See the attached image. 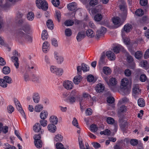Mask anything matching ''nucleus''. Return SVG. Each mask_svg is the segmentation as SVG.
Here are the masks:
<instances>
[{"label": "nucleus", "instance_id": "obj_1", "mask_svg": "<svg viewBox=\"0 0 149 149\" xmlns=\"http://www.w3.org/2000/svg\"><path fill=\"white\" fill-rule=\"evenodd\" d=\"M17 35L19 39L25 40L27 42H31L32 38L31 36L28 35H26L21 29L18 30L17 32Z\"/></svg>", "mask_w": 149, "mask_h": 149}, {"label": "nucleus", "instance_id": "obj_2", "mask_svg": "<svg viewBox=\"0 0 149 149\" xmlns=\"http://www.w3.org/2000/svg\"><path fill=\"white\" fill-rule=\"evenodd\" d=\"M36 6L39 9H42L44 10H47L48 8V5L45 1L42 0H36Z\"/></svg>", "mask_w": 149, "mask_h": 149}, {"label": "nucleus", "instance_id": "obj_3", "mask_svg": "<svg viewBox=\"0 0 149 149\" xmlns=\"http://www.w3.org/2000/svg\"><path fill=\"white\" fill-rule=\"evenodd\" d=\"M34 143L37 148H40L42 147V143L40 140L41 137L40 134H35L33 137Z\"/></svg>", "mask_w": 149, "mask_h": 149}, {"label": "nucleus", "instance_id": "obj_4", "mask_svg": "<svg viewBox=\"0 0 149 149\" xmlns=\"http://www.w3.org/2000/svg\"><path fill=\"white\" fill-rule=\"evenodd\" d=\"M13 54L15 56H12L11 57V59L12 61L14 63L16 68L17 69L19 68V63L18 58L16 56H19V54H18V52L16 51L14 52Z\"/></svg>", "mask_w": 149, "mask_h": 149}, {"label": "nucleus", "instance_id": "obj_5", "mask_svg": "<svg viewBox=\"0 0 149 149\" xmlns=\"http://www.w3.org/2000/svg\"><path fill=\"white\" fill-rule=\"evenodd\" d=\"M50 69L52 73L57 75L60 76L62 74L63 71L61 68H58L55 66H52L51 67Z\"/></svg>", "mask_w": 149, "mask_h": 149}, {"label": "nucleus", "instance_id": "obj_6", "mask_svg": "<svg viewBox=\"0 0 149 149\" xmlns=\"http://www.w3.org/2000/svg\"><path fill=\"white\" fill-rule=\"evenodd\" d=\"M14 101L17 110L19 111L24 117L26 119V117L25 113L23 110L22 106L18 100L16 98L14 99Z\"/></svg>", "mask_w": 149, "mask_h": 149}, {"label": "nucleus", "instance_id": "obj_7", "mask_svg": "<svg viewBox=\"0 0 149 149\" xmlns=\"http://www.w3.org/2000/svg\"><path fill=\"white\" fill-rule=\"evenodd\" d=\"M64 87L68 90H70L73 88V84L70 81H65L63 83Z\"/></svg>", "mask_w": 149, "mask_h": 149}, {"label": "nucleus", "instance_id": "obj_8", "mask_svg": "<svg viewBox=\"0 0 149 149\" xmlns=\"http://www.w3.org/2000/svg\"><path fill=\"white\" fill-rule=\"evenodd\" d=\"M106 29L104 27H102L101 29L97 30L96 32V36L97 38L99 39L100 36L103 35L106 32Z\"/></svg>", "mask_w": 149, "mask_h": 149}, {"label": "nucleus", "instance_id": "obj_9", "mask_svg": "<svg viewBox=\"0 0 149 149\" xmlns=\"http://www.w3.org/2000/svg\"><path fill=\"white\" fill-rule=\"evenodd\" d=\"M118 115L120 116L122 113L126 112L127 109L125 105H122L118 107Z\"/></svg>", "mask_w": 149, "mask_h": 149}, {"label": "nucleus", "instance_id": "obj_10", "mask_svg": "<svg viewBox=\"0 0 149 149\" xmlns=\"http://www.w3.org/2000/svg\"><path fill=\"white\" fill-rule=\"evenodd\" d=\"M106 56L108 58L111 60H114L116 58L115 54L111 51L106 52Z\"/></svg>", "mask_w": 149, "mask_h": 149}, {"label": "nucleus", "instance_id": "obj_11", "mask_svg": "<svg viewBox=\"0 0 149 149\" xmlns=\"http://www.w3.org/2000/svg\"><path fill=\"white\" fill-rule=\"evenodd\" d=\"M41 129V126L39 123H36L33 127V130L35 132H38L40 131L42 132Z\"/></svg>", "mask_w": 149, "mask_h": 149}, {"label": "nucleus", "instance_id": "obj_12", "mask_svg": "<svg viewBox=\"0 0 149 149\" xmlns=\"http://www.w3.org/2000/svg\"><path fill=\"white\" fill-rule=\"evenodd\" d=\"M69 10L70 11L76 10L77 8L76 3L75 2H72L68 4L67 6Z\"/></svg>", "mask_w": 149, "mask_h": 149}, {"label": "nucleus", "instance_id": "obj_13", "mask_svg": "<svg viewBox=\"0 0 149 149\" xmlns=\"http://www.w3.org/2000/svg\"><path fill=\"white\" fill-rule=\"evenodd\" d=\"M113 22L115 25H116L117 27H118L121 25L122 24L120 22V18L117 17H114L113 19Z\"/></svg>", "mask_w": 149, "mask_h": 149}, {"label": "nucleus", "instance_id": "obj_14", "mask_svg": "<svg viewBox=\"0 0 149 149\" xmlns=\"http://www.w3.org/2000/svg\"><path fill=\"white\" fill-rule=\"evenodd\" d=\"M117 81L116 78L112 77L109 80V86H115L117 83Z\"/></svg>", "mask_w": 149, "mask_h": 149}, {"label": "nucleus", "instance_id": "obj_15", "mask_svg": "<svg viewBox=\"0 0 149 149\" xmlns=\"http://www.w3.org/2000/svg\"><path fill=\"white\" fill-rule=\"evenodd\" d=\"M104 86L101 83L97 84L95 88L96 91L99 93L102 92L104 90Z\"/></svg>", "mask_w": 149, "mask_h": 149}, {"label": "nucleus", "instance_id": "obj_16", "mask_svg": "<svg viewBox=\"0 0 149 149\" xmlns=\"http://www.w3.org/2000/svg\"><path fill=\"white\" fill-rule=\"evenodd\" d=\"M132 29V25L129 23H127L125 25L123 29L124 31L126 32H129Z\"/></svg>", "mask_w": 149, "mask_h": 149}, {"label": "nucleus", "instance_id": "obj_17", "mask_svg": "<svg viewBox=\"0 0 149 149\" xmlns=\"http://www.w3.org/2000/svg\"><path fill=\"white\" fill-rule=\"evenodd\" d=\"M82 80V77L79 75L75 76L73 79V81L75 84H78Z\"/></svg>", "mask_w": 149, "mask_h": 149}, {"label": "nucleus", "instance_id": "obj_18", "mask_svg": "<svg viewBox=\"0 0 149 149\" xmlns=\"http://www.w3.org/2000/svg\"><path fill=\"white\" fill-rule=\"evenodd\" d=\"M49 131L51 132H55L56 130V126L54 124H49L47 126Z\"/></svg>", "mask_w": 149, "mask_h": 149}, {"label": "nucleus", "instance_id": "obj_19", "mask_svg": "<svg viewBox=\"0 0 149 149\" xmlns=\"http://www.w3.org/2000/svg\"><path fill=\"white\" fill-rule=\"evenodd\" d=\"M54 57L57 61V62L59 63H61L63 61V58L59 56L57 52H55Z\"/></svg>", "mask_w": 149, "mask_h": 149}, {"label": "nucleus", "instance_id": "obj_20", "mask_svg": "<svg viewBox=\"0 0 149 149\" xmlns=\"http://www.w3.org/2000/svg\"><path fill=\"white\" fill-rule=\"evenodd\" d=\"M133 93L135 94H139L140 93L139 85L135 84L134 85L132 89Z\"/></svg>", "mask_w": 149, "mask_h": 149}, {"label": "nucleus", "instance_id": "obj_21", "mask_svg": "<svg viewBox=\"0 0 149 149\" xmlns=\"http://www.w3.org/2000/svg\"><path fill=\"white\" fill-rule=\"evenodd\" d=\"M49 44L47 41L45 42L43 44L42 50L44 52L47 53L49 47Z\"/></svg>", "mask_w": 149, "mask_h": 149}, {"label": "nucleus", "instance_id": "obj_22", "mask_svg": "<svg viewBox=\"0 0 149 149\" xmlns=\"http://www.w3.org/2000/svg\"><path fill=\"white\" fill-rule=\"evenodd\" d=\"M85 37L84 33L82 32H79L78 33L77 36V41H80Z\"/></svg>", "mask_w": 149, "mask_h": 149}, {"label": "nucleus", "instance_id": "obj_23", "mask_svg": "<svg viewBox=\"0 0 149 149\" xmlns=\"http://www.w3.org/2000/svg\"><path fill=\"white\" fill-rule=\"evenodd\" d=\"M23 30L25 32L29 33L31 32V27L29 25L26 24L22 28Z\"/></svg>", "mask_w": 149, "mask_h": 149}, {"label": "nucleus", "instance_id": "obj_24", "mask_svg": "<svg viewBox=\"0 0 149 149\" xmlns=\"http://www.w3.org/2000/svg\"><path fill=\"white\" fill-rule=\"evenodd\" d=\"M49 120L50 122L53 123V124L56 125L58 122V119L56 116H52L50 117Z\"/></svg>", "mask_w": 149, "mask_h": 149}, {"label": "nucleus", "instance_id": "obj_25", "mask_svg": "<svg viewBox=\"0 0 149 149\" xmlns=\"http://www.w3.org/2000/svg\"><path fill=\"white\" fill-rule=\"evenodd\" d=\"M46 25L49 29H53L54 25L53 21L52 19H48Z\"/></svg>", "mask_w": 149, "mask_h": 149}, {"label": "nucleus", "instance_id": "obj_26", "mask_svg": "<svg viewBox=\"0 0 149 149\" xmlns=\"http://www.w3.org/2000/svg\"><path fill=\"white\" fill-rule=\"evenodd\" d=\"M33 98L34 102L36 103H38L40 101V97L38 93H34L33 96Z\"/></svg>", "mask_w": 149, "mask_h": 149}, {"label": "nucleus", "instance_id": "obj_27", "mask_svg": "<svg viewBox=\"0 0 149 149\" xmlns=\"http://www.w3.org/2000/svg\"><path fill=\"white\" fill-rule=\"evenodd\" d=\"M87 36L90 38H93L95 36V33L91 29H88L86 31Z\"/></svg>", "mask_w": 149, "mask_h": 149}, {"label": "nucleus", "instance_id": "obj_28", "mask_svg": "<svg viewBox=\"0 0 149 149\" xmlns=\"http://www.w3.org/2000/svg\"><path fill=\"white\" fill-rule=\"evenodd\" d=\"M2 71L3 74H7L10 73V70L9 67L5 66L3 68Z\"/></svg>", "mask_w": 149, "mask_h": 149}, {"label": "nucleus", "instance_id": "obj_29", "mask_svg": "<svg viewBox=\"0 0 149 149\" xmlns=\"http://www.w3.org/2000/svg\"><path fill=\"white\" fill-rule=\"evenodd\" d=\"M129 84V80L126 78L122 79L121 81V84L123 87H125Z\"/></svg>", "mask_w": 149, "mask_h": 149}, {"label": "nucleus", "instance_id": "obj_30", "mask_svg": "<svg viewBox=\"0 0 149 149\" xmlns=\"http://www.w3.org/2000/svg\"><path fill=\"white\" fill-rule=\"evenodd\" d=\"M103 72L106 75H109L111 73V70L109 67H104L103 68Z\"/></svg>", "mask_w": 149, "mask_h": 149}, {"label": "nucleus", "instance_id": "obj_31", "mask_svg": "<svg viewBox=\"0 0 149 149\" xmlns=\"http://www.w3.org/2000/svg\"><path fill=\"white\" fill-rule=\"evenodd\" d=\"M48 116V113L47 111H43L40 113V117L42 119L45 120Z\"/></svg>", "mask_w": 149, "mask_h": 149}, {"label": "nucleus", "instance_id": "obj_32", "mask_svg": "<svg viewBox=\"0 0 149 149\" xmlns=\"http://www.w3.org/2000/svg\"><path fill=\"white\" fill-rule=\"evenodd\" d=\"M105 57V53L104 52L102 54L101 56L99 62L100 64H102L105 63L104 59Z\"/></svg>", "mask_w": 149, "mask_h": 149}, {"label": "nucleus", "instance_id": "obj_33", "mask_svg": "<svg viewBox=\"0 0 149 149\" xmlns=\"http://www.w3.org/2000/svg\"><path fill=\"white\" fill-rule=\"evenodd\" d=\"M138 104L140 107H143L145 105L144 99L142 98L139 99L138 100Z\"/></svg>", "mask_w": 149, "mask_h": 149}, {"label": "nucleus", "instance_id": "obj_34", "mask_svg": "<svg viewBox=\"0 0 149 149\" xmlns=\"http://www.w3.org/2000/svg\"><path fill=\"white\" fill-rule=\"evenodd\" d=\"M43 108L42 105L40 104L36 105L34 107V110L35 111L39 112L42 111Z\"/></svg>", "mask_w": 149, "mask_h": 149}, {"label": "nucleus", "instance_id": "obj_35", "mask_svg": "<svg viewBox=\"0 0 149 149\" xmlns=\"http://www.w3.org/2000/svg\"><path fill=\"white\" fill-rule=\"evenodd\" d=\"M63 139V137L62 136L59 134H57L55 136L54 138V140L56 141H61Z\"/></svg>", "mask_w": 149, "mask_h": 149}, {"label": "nucleus", "instance_id": "obj_36", "mask_svg": "<svg viewBox=\"0 0 149 149\" xmlns=\"http://www.w3.org/2000/svg\"><path fill=\"white\" fill-rule=\"evenodd\" d=\"M7 84L4 80V79H0V85L3 88H6L7 86Z\"/></svg>", "mask_w": 149, "mask_h": 149}, {"label": "nucleus", "instance_id": "obj_37", "mask_svg": "<svg viewBox=\"0 0 149 149\" xmlns=\"http://www.w3.org/2000/svg\"><path fill=\"white\" fill-rule=\"evenodd\" d=\"M102 18V16L100 14H96L94 17L95 20L97 22L100 21Z\"/></svg>", "mask_w": 149, "mask_h": 149}, {"label": "nucleus", "instance_id": "obj_38", "mask_svg": "<svg viewBox=\"0 0 149 149\" xmlns=\"http://www.w3.org/2000/svg\"><path fill=\"white\" fill-rule=\"evenodd\" d=\"M143 56V54L140 51H137L135 54V56L137 59H140Z\"/></svg>", "mask_w": 149, "mask_h": 149}, {"label": "nucleus", "instance_id": "obj_39", "mask_svg": "<svg viewBox=\"0 0 149 149\" xmlns=\"http://www.w3.org/2000/svg\"><path fill=\"white\" fill-rule=\"evenodd\" d=\"M74 23V22L72 20L69 19L65 21L64 24L66 26H72Z\"/></svg>", "mask_w": 149, "mask_h": 149}, {"label": "nucleus", "instance_id": "obj_40", "mask_svg": "<svg viewBox=\"0 0 149 149\" xmlns=\"http://www.w3.org/2000/svg\"><path fill=\"white\" fill-rule=\"evenodd\" d=\"M42 39L43 40L47 39V33L45 30L43 31L41 36Z\"/></svg>", "mask_w": 149, "mask_h": 149}, {"label": "nucleus", "instance_id": "obj_41", "mask_svg": "<svg viewBox=\"0 0 149 149\" xmlns=\"http://www.w3.org/2000/svg\"><path fill=\"white\" fill-rule=\"evenodd\" d=\"M135 14L139 16H141L143 15L144 12L141 9H138L135 12Z\"/></svg>", "mask_w": 149, "mask_h": 149}, {"label": "nucleus", "instance_id": "obj_42", "mask_svg": "<svg viewBox=\"0 0 149 149\" xmlns=\"http://www.w3.org/2000/svg\"><path fill=\"white\" fill-rule=\"evenodd\" d=\"M3 78L7 83L11 84L12 83L13 81L11 78L8 76H5Z\"/></svg>", "mask_w": 149, "mask_h": 149}, {"label": "nucleus", "instance_id": "obj_43", "mask_svg": "<svg viewBox=\"0 0 149 149\" xmlns=\"http://www.w3.org/2000/svg\"><path fill=\"white\" fill-rule=\"evenodd\" d=\"M34 18V15L32 12H29L27 16V18L29 20H32Z\"/></svg>", "mask_w": 149, "mask_h": 149}, {"label": "nucleus", "instance_id": "obj_44", "mask_svg": "<svg viewBox=\"0 0 149 149\" xmlns=\"http://www.w3.org/2000/svg\"><path fill=\"white\" fill-rule=\"evenodd\" d=\"M82 70L84 72H86L89 70V67L86 64L83 63L81 64Z\"/></svg>", "mask_w": 149, "mask_h": 149}, {"label": "nucleus", "instance_id": "obj_45", "mask_svg": "<svg viewBox=\"0 0 149 149\" xmlns=\"http://www.w3.org/2000/svg\"><path fill=\"white\" fill-rule=\"evenodd\" d=\"M107 100L108 103L113 104L115 100L113 97L109 96L107 97Z\"/></svg>", "mask_w": 149, "mask_h": 149}, {"label": "nucleus", "instance_id": "obj_46", "mask_svg": "<svg viewBox=\"0 0 149 149\" xmlns=\"http://www.w3.org/2000/svg\"><path fill=\"white\" fill-rule=\"evenodd\" d=\"M121 47L122 46L120 45L115 46L113 48V51L116 54L118 53L119 52L120 49Z\"/></svg>", "mask_w": 149, "mask_h": 149}, {"label": "nucleus", "instance_id": "obj_47", "mask_svg": "<svg viewBox=\"0 0 149 149\" xmlns=\"http://www.w3.org/2000/svg\"><path fill=\"white\" fill-rule=\"evenodd\" d=\"M65 33V35L67 36H70L72 34V31L71 29L69 28L66 29Z\"/></svg>", "mask_w": 149, "mask_h": 149}, {"label": "nucleus", "instance_id": "obj_48", "mask_svg": "<svg viewBox=\"0 0 149 149\" xmlns=\"http://www.w3.org/2000/svg\"><path fill=\"white\" fill-rule=\"evenodd\" d=\"M98 3V1L97 0H91L89 2L90 5L92 6H94Z\"/></svg>", "mask_w": 149, "mask_h": 149}, {"label": "nucleus", "instance_id": "obj_49", "mask_svg": "<svg viewBox=\"0 0 149 149\" xmlns=\"http://www.w3.org/2000/svg\"><path fill=\"white\" fill-rule=\"evenodd\" d=\"M110 131L108 129H106L103 131L100 132V134L101 135L104 134L105 135H108L110 134Z\"/></svg>", "mask_w": 149, "mask_h": 149}, {"label": "nucleus", "instance_id": "obj_50", "mask_svg": "<svg viewBox=\"0 0 149 149\" xmlns=\"http://www.w3.org/2000/svg\"><path fill=\"white\" fill-rule=\"evenodd\" d=\"M107 122L109 124H112L114 123L115 121L113 118L109 117L107 119Z\"/></svg>", "mask_w": 149, "mask_h": 149}, {"label": "nucleus", "instance_id": "obj_51", "mask_svg": "<svg viewBox=\"0 0 149 149\" xmlns=\"http://www.w3.org/2000/svg\"><path fill=\"white\" fill-rule=\"evenodd\" d=\"M124 74L126 76L129 77L131 76L132 72L130 69H126L124 71Z\"/></svg>", "mask_w": 149, "mask_h": 149}, {"label": "nucleus", "instance_id": "obj_52", "mask_svg": "<svg viewBox=\"0 0 149 149\" xmlns=\"http://www.w3.org/2000/svg\"><path fill=\"white\" fill-rule=\"evenodd\" d=\"M90 130L93 132H95L97 130V127L95 125H92L90 126Z\"/></svg>", "mask_w": 149, "mask_h": 149}, {"label": "nucleus", "instance_id": "obj_53", "mask_svg": "<svg viewBox=\"0 0 149 149\" xmlns=\"http://www.w3.org/2000/svg\"><path fill=\"white\" fill-rule=\"evenodd\" d=\"M55 17L59 22L61 18V13L59 11H56V12Z\"/></svg>", "mask_w": 149, "mask_h": 149}, {"label": "nucleus", "instance_id": "obj_54", "mask_svg": "<svg viewBox=\"0 0 149 149\" xmlns=\"http://www.w3.org/2000/svg\"><path fill=\"white\" fill-rule=\"evenodd\" d=\"M52 2L53 5L55 7L58 6L60 4L59 0H52Z\"/></svg>", "mask_w": 149, "mask_h": 149}, {"label": "nucleus", "instance_id": "obj_55", "mask_svg": "<svg viewBox=\"0 0 149 149\" xmlns=\"http://www.w3.org/2000/svg\"><path fill=\"white\" fill-rule=\"evenodd\" d=\"M40 122L41 126H42L43 127H45L47 125V121L45 120L42 119V120H40Z\"/></svg>", "mask_w": 149, "mask_h": 149}, {"label": "nucleus", "instance_id": "obj_56", "mask_svg": "<svg viewBox=\"0 0 149 149\" xmlns=\"http://www.w3.org/2000/svg\"><path fill=\"white\" fill-rule=\"evenodd\" d=\"M94 79V76L91 74H89L87 77V81L89 82H92Z\"/></svg>", "mask_w": 149, "mask_h": 149}, {"label": "nucleus", "instance_id": "obj_57", "mask_svg": "<svg viewBox=\"0 0 149 149\" xmlns=\"http://www.w3.org/2000/svg\"><path fill=\"white\" fill-rule=\"evenodd\" d=\"M130 142L132 145L135 146L138 143V141L137 139H133L131 140Z\"/></svg>", "mask_w": 149, "mask_h": 149}, {"label": "nucleus", "instance_id": "obj_58", "mask_svg": "<svg viewBox=\"0 0 149 149\" xmlns=\"http://www.w3.org/2000/svg\"><path fill=\"white\" fill-rule=\"evenodd\" d=\"M72 124L74 126H76L78 128H79V126L78 125V123L77 120L75 118H73V120L72 122Z\"/></svg>", "mask_w": 149, "mask_h": 149}, {"label": "nucleus", "instance_id": "obj_59", "mask_svg": "<svg viewBox=\"0 0 149 149\" xmlns=\"http://www.w3.org/2000/svg\"><path fill=\"white\" fill-rule=\"evenodd\" d=\"M7 110L9 113H11L14 111V109L12 106H9L7 107Z\"/></svg>", "mask_w": 149, "mask_h": 149}, {"label": "nucleus", "instance_id": "obj_60", "mask_svg": "<svg viewBox=\"0 0 149 149\" xmlns=\"http://www.w3.org/2000/svg\"><path fill=\"white\" fill-rule=\"evenodd\" d=\"M140 5L142 6H145L148 3L147 0H140Z\"/></svg>", "mask_w": 149, "mask_h": 149}, {"label": "nucleus", "instance_id": "obj_61", "mask_svg": "<svg viewBox=\"0 0 149 149\" xmlns=\"http://www.w3.org/2000/svg\"><path fill=\"white\" fill-rule=\"evenodd\" d=\"M56 146L57 149H62V148H64L63 145L60 143H57Z\"/></svg>", "mask_w": 149, "mask_h": 149}, {"label": "nucleus", "instance_id": "obj_62", "mask_svg": "<svg viewBox=\"0 0 149 149\" xmlns=\"http://www.w3.org/2000/svg\"><path fill=\"white\" fill-rule=\"evenodd\" d=\"M146 79V76L143 74H141L140 77V80L142 82L145 81Z\"/></svg>", "mask_w": 149, "mask_h": 149}, {"label": "nucleus", "instance_id": "obj_63", "mask_svg": "<svg viewBox=\"0 0 149 149\" xmlns=\"http://www.w3.org/2000/svg\"><path fill=\"white\" fill-rule=\"evenodd\" d=\"M92 144L95 148H99L101 147L100 144L96 142H93L92 143Z\"/></svg>", "mask_w": 149, "mask_h": 149}, {"label": "nucleus", "instance_id": "obj_64", "mask_svg": "<svg viewBox=\"0 0 149 149\" xmlns=\"http://www.w3.org/2000/svg\"><path fill=\"white\" fill-rule=\"evenodd\" d=\"M144 57L145 59H147L149 57V48L146 51L144 55Z\"/></svg>", "mask_w": 149, "mask_h": 149}]
</instances>
